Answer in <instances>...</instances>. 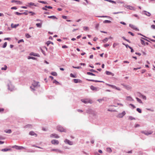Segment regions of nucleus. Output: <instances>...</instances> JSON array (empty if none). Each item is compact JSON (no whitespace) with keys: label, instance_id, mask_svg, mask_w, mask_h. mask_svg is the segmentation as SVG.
Listing matches in <instances>:
<instances>
[{"label":"nucleus","instance_id":"nucleus-1","mask_svg":"<svg viewBox=\"0 0 155 155\" xmlns=\"http://www.w3.org/2000/svg\"><path fill=\"white\" fill-rule=\"evenodd\" d=\"M40 86L39 84V82H36L35 81H33L31 82V85L30 86V88L31 90L34 91L36 88L39 87Z\"/></svg>","mask_w":155,"mask_h":155},{"label":"nucleus","instance_id":"nucleus-2","mask_svg":"<svg viewBox=\"0 0 155 155\" xmlns=\"http://www.w3.org/2000/svg\"><path fill=\"white\" fill-rule=\"evenodd\" d=\"M8 90H10L11 91H12L15 90V88L12 85L11 82H9V83L8 84Z\"/></svg>","mask_w":155,"mask_h":155},{"label":"nucleus","instance_id":"nucleus-3","mask_svg":"<svg viewBox=\"0 0 155 155\" xmlns=\"http://www.w3.org/2000/svg\"><path fill=\"white\" fill-rule=\"evenodd\" d=\"M81 101L85 104L88 103L91 104L92 103V101L89 99H82L81 100Z\"/></svg>","mask_w":155,"mask_h":155},{"label":"nucleus","instance_id":"nucleus-4","mask_svg":"<svg viewBox=\"0 0 155 155\" xmlns=\"http://www.w3.org/2000/svg\"><path fill=\"white\" fill-rule=\"evenodd\" d=\"M57 130H58L60 131V132H66L65 129H64L63 127H62L61 126H59L58 127Z\"/></svg>","mask_w":155,"mask_h":155},{"label":"nucleus","instance_id":"nucleus-5","mask_svg":"<svg viewBox=\"0 0 155 155\" xmlns=\"http://www.w3.org/2000/svg\"><path fill=\"white\" fill-rule=\"evenodd\" d=\"M125 114V111H124L122 113L118 114L117 117L118 118H121L123 117Z\"/></svg>","mask_w":155,"mask_h":155},{"label":"nucleus","instance_id":"nucleus-6","mask_svg":"<svg viewBox=\"0 0 155 155\" xmlns=\"http://www.w3.org/2000/svg\"><path fill=\"white\" fill-rule=\"evenodd\" d=\"M107 85L109 86H110V87H111L112 88H114L116 89L117 90H118V91H120V88H118L116 86H115V85H113L111 84H107Z\"/></svg>","mask_w":155,"mask_h":155},{"label":"nucleus","instance_id":"nucleus-7","mask_svg":"<svg viewBox=\"0 0 155 155\" xmlns=\"http://www.w3.org/2000/svg\"><path fill=\"white\" fill-rule=\"evenodd\" d=\"M12 148L18 150H21L24 148V147H23L18 146L16 145L13 146Z\"/></svg>","mask_w":155,"mask_h":155},{"label":"nucleus","instance_id":"nucleus-8","mask_svg":"<svg viewBox=\"0 0 155 155\" xmlns=\"http://www.w3.org/2000/svg\"><path fill=\"white\" fill-rule=\"evenodd\" d=\"M51 143L53 144H58L59 143L58 140H51Z\"/></svg>","mask_w":155,"mask_h":155},{"label":"nucleus","instance_id":"nucleus-9","mask_svg":"<svg viewBox=\"0 0 155 155\" xmlns=\"http://www.w3.org/2000/svg\"><path fill=\"white\" fill-rule=\"evenodd\" d=\"M90 88L91 90L94 91H98V89L97 87H94L93 85H91Z\"/></svg>","mask_w":155,"mask_h":155},{"label":"nucleus","instance_id":"nucleus-10","mask_svg":"<svg viewBox=\"0 0 155 155\" xmlns=\"http://www.w3.org/2000/svg\"><path fill=\"white\" fill-rule=\"evenodd\" d=\"M142 133L144 134L145 135H148L151 134L153 132L152 131H150L149 132L143 131L142 132Z\"/></svg>","mask_w":155,"mask_h":155},{"label":"nucleus","instance_id":"nucleus-11","mask_svg":"<svg viewBox=\"0 0 155 155\" xmlns=\"http://www.w3.org/2000/svg\"><path fill=\"white\" fill-rule=\"evenodd\" d=\"M130 27L132 29H133L135 30H138V29L137 28H136V27L133 24L129 25Z\"/></svg>","mask_w":155,"mask_h":155},{"label":"nucleus","instance_id":"nucleus-12","mask_svg":"<svg viewBox=\"0 0 155 155\" xmlns=\"http://www.w3.org/2000/svg\"><path fill=\"white\" fill-rule=\"evenodd\" d=\"M65 143H67L69 145H72L73 143L72 142L70 141V140L67 139H65L64 140Z\"/></svg>","mask_w":155,"mask_h":155},{"label":"nucleus","instance_id":"nucleus-13","mask_svg":"<svg viewBox=\"0 0 155 155\" xmlns=\"http://www.w3.org/2000/svg\"><path fill=\"white\" fill-rule=\"evenodd\" d=\"M126 100L128 101H133L134 99L132 98L130 96H127L126 97Z\"/></svg>","mask_w":155,"mask_h":155},{"label":"nucleus","instance_id":"nucleus-14","mask_svg":"<svg viewBox=\"0 0 155 155\" xmlns=\"http://www.w3.org/2000/svg\"><path fill=\"white\" fill-rule=\"evenodd\" d=\"M126 8L127 9H129L130 10H134V8L133 7H132V6H130V5H126Z\"/></svg>","mask_w":155,"mask_h":155},{"label":"nucleus","instance_id":"nucleus-15","mask_svg":"<svg viewBox=\"0 0 155 155\" xmlns=\"http://www.w3.org/2000/svg\"><path fill=\"white\" fill-rule=\"evenodd\" d=\"M30 135L31 136H34L35 137L37 136V134H35L33 131H31L30 132Z\"/></svg>","mask_w":155,"mask_h":155},{"label":"nucleus","instance_id":"nucleus-16","mask_svg":"<svg viewBox=\"0 0 155 155\" xmlns=\"http://www.w3.org/2000/svg\"><path fill=\"white\" fill-rule=\"evenodd\" d=\"M30 55H33L34 56L39 57V54H38L35 53H31L30 54Z\"/></svg>","mask_w":155,"mask_h":155},{"label":"nucleus","instance_id":"nucleus-17","mask_svg":"<svg viewBox=\"0 0 155 155\" xmlns=\"http://www.w3.org/2000/svg\"><path fill=\"white\" fill-rule=\"evenodd\" d=\"M51 137H54L56 138H59V137L57 134H53L51 135Z\"/></svg>","mask_w":155,"mask_h":155},{"label":"nucleus","instance_id":"nucleus-18","mask_svg":"<svg viewBox=\"0 0 155 155\" xmlns=\"http://www.w3.org/2000/svg\"><path fill=\"white\" fill-rule=\"evenodd\" d=\"M4 132L6 133L10 134L12 132V131L10 129H8L4 130Z\"/></svg>","mask_w":155,"mask_h":155},{"label":"nucleus","instance_id":"nucleus-19","mask_svg":"<svg viewBox=\"0 0 155 155\" xmlns=\"http://www.w3.org/2000/svg\"><path fill=\"white\" fill-rule=\"evenodd\" d=\"M105 73H106V74L108 75H111V76H114V73H112L108 71H106V72H105Z\"/></svg>","mask_w":155,"mask_h":155},{"label":"nucleus","instance_id":"nucleus-20","mask_svg":"<svg viewBox=\"0 0 155 155\" xmlns=\"http://www.w3.org/2000/svg\"><path fill=\"white\" fill-rule=\"evenodd\" d=\"M19 25L18 24L14 25L12 23L11 25V26L12 28H16Z\"/></svg>","mask_w":155,"mask_h":155},{"label":"nucleus","instance_id":"nucleus-21","mask_svg":"<svg viewBox=\"0 0 155 155\" xmlns=\"http://www.w3.org/2000/svg\"><path fill=\"white\" fill-rule=\"evenodd\" d=\"M48 18H51V19H58V18L56 17V16H48Z\"/></svg>","mask_w":155,"mask_h":155},{"label":"nucleus","instance_id":"nucleus-22","mask_svg":"<svg viewBox=\"0 0 155 155\" xmlns=\"http://www.w3.org/2000/svg\"><path fill=\"white\" fill-rule=\"evenodd\" d=\"M87 80L89 81H94V82H103V81H100L94 80L87 79Z\"/></svg>","mask_w":155,"mask_h":155},{"label":"nucleus","instance_id":"nucleus-23","mask_svg":"<svg viewBox=\"0 0 155 155\" xmlns=\"http://www.w3.org/2000/svg\"><path fill=\"white\" fill-rule=\"evenodd\" d=\"M42 25V23H37V24H36V25L37 26L38 28H41Z\"/></svg>","mask_w":155,"mask_h":155},{"label":"nucleus","instance_id":"nucleus-24","mask_svg":"<svg viewBox=\"0 0 155 155\" xmlns=\"http://www.w3.org/2000/svg\"><path fill=\"white\" fill-rule=\"evenodd\" d=\"M11 149H7V148H4L2 149V151H4V152H6L7 151H10L11 150Z\"/></svg>","mask_w":155,"mask_h":155},{"label":"nucleus","instance_id":"nucleus-25","mask_svg":"<svg viewBox=\"0 0 155 155\" xmlns=\"http://www.w3.org/2000/svg\"><path fill=\"white\" fill-rule=\"evenodd\" d=\"M51 151L58 152H59L60 153H61V151L60 150L58 149H52L51 150Z\"/></svg>","mask_w":155,"mask_h":155},{"label":"nucleus","instance_id":"nucleus-26","mask_svg":"<svg viewBox=\"0 0 155 155\" xmlns=\"http://www.w3.org/2000/svg\"><path fill=\"white\" fill-rule=\"evenodd\" d=\"M7 68V66L6 65H5L4 67H2L1 68V69L2 70H6Z\"/></svg>","mask_w":155,"mask_h":155},{"label":"nucleus","instance_id":"nucleus-27","mask_svg":"<svg viewBox=\"0 0 155 155\" xmlns=\"http://www.w3.org/2000/svg\"><path fill=\"white\" fill-rule=\"evenodd\" d=\"M126 46L128 48H129L130 49H131V52H134V50L133 49H132L131 47L130 46L128 45H127Z\"/></svg>","mask_w":155,"mask_h":155},{"label":"nucleus","instance_id":"nucleus-28","mask_svg":"<svg viewBox=\"0 0 155 155\" xmlns=\"http://www.w3.org/2000/svg\"><path fill=\"white\" fill-rule=\"evenodd\" d=\"M107 152L109 153H110L112 151L111 148L110 147H108L107 148Z\"/></svg>","mask_w":155,"mask_h":155},{"label":"nucleus","instance_id":"nucleus-29","mask_svg":"<svg viewBox=\"0 0 155 155\" xmlns=\"http://www.w3.org/2000/svg\"><path fill=\"white\" fill-rule=\"evenodd\" d=\"M111 22V21L107 20H105V21H103V23H110Z\"/></svg>","mask_w":155,"mask_h":155},{"label":"nucleus","instance_id":"nucleus-30","mask_svg":"<svg viewBox=\"0 0 155 155\" xmlns=\"http://www.w3.org/2000/svg\"><path fill=\"white\" fill-rule=\"evenodd\" d=\"M87 74L88 75H89L92 76H95V75L94 74V73H91L90 72H88L87 73Z\"/></svg>","mask_w":155,"mask_h":155},{"label":"nucleus","instance_id":"nucleus-31","mask_svg":"<svg viewBox=\"0 0 155 155\" xmlns=\"http://www.w3.org/2000/svg\"><path fill=\"white\" fill-rule=\"evenodd\" d=\"M136 99H137V100L138 102L140 103H142V101L138 97H136Z\"/></svg>","mask_w":155,"mask_h":155},{"label":"nucleus","instance_id":"nucleus-32","mask_svg":"<svg viewBox=\"0 0 155 155\" xmlns=\"http://www.w3.org/2000/svg\"><path fill=\"white\" fill-rule=\"evenodd\" d=\"M7 42H5L4 43L3 45V46H2V48H6L7 46Z\"/></svg>","mask_w":155,"mask_h":155},{"label":"nucleus","instance_id":"nucleus-33","mask_svg":"<svg viewBox=\"0 0 155 155\" xmlns=\"http://www.w3.org/2000/svg\"><path fill=\"white\" fill-rule=\"evenodd\" d=\"M70 76L71 77L73 78H76V76L74 75L72 73H71L70 74Z\"/></svg>","mask_w":155,"mask_h":155},{"label":"nucleus","instance_id":"nucleus-34","mask_svg":"<svg viewBox=\"0 0 155 155\" xmlns=\"http://www.w3.org/2000/svg\"><path fill=\"white\" fill-rule=\"evenodd\" d=\"M38 2H39V3H41L44 4H47L46 2H45V1H38Z\"/></svg>","mask_w":155,"mask_h":155},{"label":"nucleus","instance_id":"nucleus-35","mask_svg":"<svg viewBox=\"0 0 155 155\" xmlns=\"http://www.w3.org/2000/svg\"><path fill=\"white\" fill-rule=\"evenodd\" d=\"M125 88H126L128 90H129L131 89V87L129 86H125Z\"/></svg>","mask_w":155,"mask_h":155},{"label":"nucleus","instance_id":"nucleus-36","mask_svg":"<svg viewBox=\"0 0 155 155\" xmlns=\"http://www.w3.org/2000/svg\"><path fill=\"white\" fill-rule=\"evenodd\" d=\"M108 40V39L107 38H105V39H104L103 40V41L104 43H105L106 42H107Z\"/></svg>","mask_w":155,"mask_h":155},{"label":"nucleus","instance_id":"nucleus-37","mask_svg":"<svg viewBox=\"0 0 155 155\" xmlns=\"http://www.w3.org/2000/svg\"><path fill=\"white\" fill-rule=\"evenodd\" d=\"M15 14L17 15H19L22 14V13H20L19 12H15Z\"/></svg>","mask_w":155,"mask_h":155},{"label":"nucleus","instance_id":"nucleus-38","mask_svg":"<svg viewBox=\"0 0 155 155\" xmlns=\"http://www.w3.org/2000/svg\"><path fill=\"white\" fill-rule=\"evenodd\" d=\"M73 67L74 68L78 69H81L82 68L81 66H78V67H75L74 66H73Z\"/></svg>","mask_w":155,"mask_h":155},{"label":"nucleus","instance_id":"nucleus-39","mask_svg":"<svg viewBox=\"0 0 155 155\" xmlns=\"http://www.w3.org/2000/svg\"><path fill=\"white\" fill-rule=\"evenodd\" d=\"M83 29L84 30L86 31L89 29V28L85 26L83 27Z\"/></svg>","mask_w":155,"mask_h":155},{"label":"nucleus","instance_id":"nucleus-40","mask_svg":"<svg viewBox=\"0 0 155 155\" xmlns=\"http://www.w3.org/2000/svg\"><path fill=\"white\" fill-rule=\"evenodd\" d=\"M51 74L53 76H56L57 75V74L55 72H52Z\"/></svg>","mask_w":155,"mask_h":155},{"label":"nucleus","instance_id":"nucleus-41","mask_svg":"<svg viewBox=\"0 0 155 155\" xmlns=\"http://www.w3.org/2000/svg\"><path fill=\"white\" fill-rule=\"evenodd\" d=\"M137 111L139 113H141L142 112V111H141V110L140 109V108H137Z\"/></svg>","mask_w":155,"mask_h":155},{"label":"nucleus","instance_id":"nucleus-42","mask_svg":"<svg viewBox=\"0 0 155 155\" xmlns=\"http://www.w3.org/2000/svg\"><path fill=\"white\" fill-rule=\"evenodd\" d=\"M30 5H34L35 6H37V5H35L34 3L33 2H30Z\"/></svg>","mask_w":155,"mask_h":155},{"label":"nucleus","instance_id":"nucleus-43","mask_svg":"<svg viewBox=\"0 0 155 155\" xmlns=\"http://www.w3.org/2000/svg\"><path fill=\"white\" fill-rule=\"evenodd\" d=\"M53 83H55L56 84H59V82L56 81V80H54L53 81Z\"/></svg>","mask_w":155,"mask_h":155},{"label":"nucleus","instance_id":"nucleus-44","mask_svg":"<svg viewBox=\"0 0 155 155\" xmlns=\"http://www.w3.org/2000/svg\"><path fill=\"white\" fill-rule=\"evenodd\" d=\"M73 81H74V83H77L78 82V79H74V80H73Z\"/></svg>","mask_w":155,"mask_h":155},{"label":"nucleus","instance_id":"nucleus-45","mask_svg":"<svg viewBox=\"0 0 155 155\" xmlns=\"http://www.w3.org/2000/svg\"><path fill=\"white\" fill-rule=\"evenodd\" d=\"M47 45L48 46V45H50V44H51V41H47V42L46 43Z\"/></svg>","mask_w":155,"mask_h":155},{"label":"nucleus","instance_id":"nucleus-46","mask_svg":"<svg viewBox=\"0 0 155 155\" xmlns=\"http://www.w3.org/2000/svg\"><path fill=\"white\" fill-rule=\"evenodd\" d=\"M11 38H9V37L5 38L4 39V40H7L8 41H10L11 40Z\"/></svg>","mask_w":155,"mask_h":155},{"label":"nucleus","instance_id":"nucleus-47","mask_svg":"<svg viewBox=\"0 0 155 155\" xmlns=\"http://www.w3.org/2000/svg\"><path fill=\"white\" fill-rule=\"evenodd\" d=\"M134 119H135V118L131 116L129 117V120H132Z\"/></svg>","mask_w":155,"mask_h":155},{"label":"nucleus","instance_id":"nucleus-48","mask_svg":"<svg viewBox=\"0 0 155 155\" xmlns=\"http://www.w3.org/2000/svg\"><path fill=\"white\" fill-rule=\"evenodd\" d=\"M24 41L23 39H21L18 41V43H20L21 42H23Z\"/></svg>","mask_w":155,"mask_h":155},{"label":"nucleus","instance_id":"nucleus-49","mask_svg":"<svg viewBox=\"0 0 155 155\" xmlns=\"http://www.w3.org/2000/svg\"><path fill=\"white\" fill-rule=\"evenodd\" d=\"M146 15L148 16H149L150 15V14L149 12H146Z\"/></svg>","mask_w":155,"mask_h":155},{"label":"nucleus","instance_id":"nucleus-50","mask_svg":"<svg viewBox=\"0 0 155 155\" xmlns=\"http://www.w3.org/2000/svg\"><path fill=\"white\" fill-rule=\"evenodd\" d=\"M62 48H68V47L66 45H64L62 47Z\"/></svg>","mask_w":155,"mask_h":155},{"label":"nucleus","instance_id":"nucleus-51","mask_svg":"<svg viewBox=\"0 0 155 155\" xmlns=\"http://www.w3.org/2000/svg\"><path fill=\"white\" fill-rule=\"evenodd\" d=\"M4 110V109L3 108H0V113H2Z\"/></svg>","mask_w":155,"mask_h":155},{"label":"nucleus","instance_id":"nucleus-52","mask_svg":"<svg viewBox=\"0 0 155 155\" xmlns=\"http://www.w3.org/2000/svg\"><path fill=\"white\" fill-rule=\"evenodd\" d=\"M16 2L18 5H20L21 4V2L19 1H16Z\"/></svg>","mask_w":155,"mask_h":155},{"label":"nucleus","instance_id":"nucleus-53","mask_svg":"<svg viewBox=\"0 0 155 155\" xmlns=\"http://www.w3.org/2000/svg\"><path fill=\"white\" fill-rule=\"evenodd\" d=\"M107 1H108L109 2H112V3H114V4H116V2H114V1H112V0H107Z\"/></svg>","mask_w":155,"mask_h":155},{"label":"nucleus","instance_id":"nucleus-54","mask_svg":"<svg viewBox=\"0 0 155 155\" xmlns=\"http://www.w3.org/2000/svg\"><path fill=\"white\" fill-rule=\"evenodd\" d=\"M45 7L46 8H48V9H52V7L50 6H47V5L45 6Z\"/></svg>","mask_w":155,"mask_h":155},{"label":"nucleus","instance_id":"nucleus-55","mask_svg":"<svg viewBox=\"0 0 155 155\" xmlns=\"http://www.w3.org/2000/svg\"><path fill=\"white\" fill-rule=\"evenodd\" d=\"M130 106H131L132 107H133V108H135V107L134 105L132 104H130Z\"/></svg>","mask_w":155,"mask_h":155},{"label":"nucleus","instance_id":"nucleus-56","mask_svg":"<svg viewBox=\"0 0 155 155\" xmlns=\"http://www.w3.org/2000/svg\"><path fill=\"white\" fill-rule=\"evenodd\" d=\"M29 13H30V14H31L30 15H33L35 14V13L34 12H30Z\"/></svg>","mask_w":155,"mask_h":155},{"label":"nucleus","instance_id":"nucleus-57","mask_svg":"<svg viewBox=\"0 0 155 155\" xmlns=\"http://www.w3.org/2000/svg\"><path fill=\"white\" fill-rule=\"evenodd\" d=\"M25 37L26 38H29V34L28 33L26 34L25 35Z\"/></svg>","mask_w":155,"mask_h":155},{"label":"nucleus","instance_id":"nucleus-58","mask_svg":"<svg viewBox=\"0 0 155 155\" xmlns=\"http://www.w3.org/2000/svg\"><path fill=\"white\" fill-rule=\"evenodd\" d=\"M151 28L152 29H155V25H152L151 26Z\"/></svg>","mask_w":155,"mask_h":155},{"label":"nucleus","instance_id":"nucleus-59","mask_svg":"<svg viewBox=\"0 0 155 155\" xmlns=\"http://www.w3.org/2000/svg\"><path fill=\"white\" fill-rule=\"evenodd\" d=\"M11 9H17V8L15 6H14L12 7L11 8Z\"/></svg>","mask_w":155,"mask_h":155},{"label":"nucleus","instance_id":"nucleus-60","mask_svg":"<svg viewBox=\"0 0 155 155\" xmlns=\"http://www.w3.org/2000/svg\"><path fill=\"white\" fill-rule=\"evenodd\" d=\"M30 59H32L33 60H36V58L35 57H30Z\"/></svg>","mask_w":155,"mask_h":155},{"label":"nucleus","instance_id":"nucleus-61","mask_svg":"<svg viewBox=\"0 0 155 155\" xmlns=\"http://www.w3.org/2000/svg\"><path fill=\"white\" fill-rule=\"evenodd\" d=\"M62 17V18L64 19H66L67 18V16H65L63 15Z\"/></svg>","mask_w":155,"mask_h":155},{"label":"nucleus","instance_id":"nucleus-62","mask_svg":"<svg viewBox=\"0 0 155 155\" xmlns=\"http://www.w3.org/2000/svg\"><path fill=\"white\" fill-rule=\"evenodd\" d=\"M79 65H81V66H82V65L83 66H85L86 64L85 63H80L79 64Z\"/></svg>","mask_w":155,"mask_h":155},{"label":"nucleus","instance_id":"nucleus-63","mask_svg":"<svg viewBox=\"0 0 155 155\" xmlns=\"http://www.w3.org/2000/svg\"><path fill=\"white\" fill-rule=\"evenodd\" d=\"M128 33L130 34L132 36H134V34L131 32L129 31L128 32Z\"/></svg>","mask_w":155,"mask_h":155},{"label":"nucleus","instance_id":"nucleus-64","mask_svg":"<svg viewBox=\"0 0 155 155\" xmlns=\"http://www.w3.org/2000/svg\"><path fill=\"white\" fill-rule=\"evenodd\" d=\"M109 45V44H105V45H104V47H107Z\"/></svg>","mask_w":155,"mask_h":155}]
</instances>
